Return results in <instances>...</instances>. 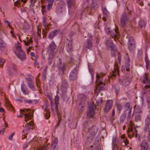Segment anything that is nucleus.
<instances>
[{
	"instance_id": "nucleus-1",
	"label": "nucleus",
	"mask_w": 150,
	"mask_h": 150,
	"mask_svg": "<svg viewBox=\"0 0 150 150\" xmlns=\"http://www.w3.org/2000/svg\"><path fill=\"white\" fill-rule=\"evenodd\" d=\"M107 48H111V53L112 57H115L118 54L117 47L113 43L112 40L110 38H108L105 42Z\"/></svg>"
},
{
	"instance_id": "nucleus-2",
	"label": "nucleus",
	"mask_w": 150,
	"mask_h": 150,
	"mask_svg": "<svg viewBox=\"0 0 150 150\" xmlns=\"http://www.w3.org/2000/svg\"><path fill=\"white\" fill-rule=\"evenodd\" d=\"M78 104L77 109L79 112H81L84 110V107L86 106V96L83 94H79L78 96Z\"/></svg>"
},
{
	"instance_id": "nucleus-3",
	"label": "nucleus",
	"mask_w": 150,
	"mask_h": 150,
	"mask_svg": "<svg viewBox=\"0 0 150 150\" xmlns=\"http://www.w3.org/2000/svg\"><path fill=\"white\" fill-rule=\"evenodd\" d=\"M30 110L29 109H21L17 116L18 117H22L24 115L25 121L26 122L28 119H30L32 118V116L30 114Z\"/></svg>"
},
{
	"instance_id": "nucleus-4",
	"label": "nucleus",
	"mask_w": 150,
	"mask_h": 150,
	"mask_svg": "<svg viewBox=\"0 0 150 150\" xmlns=\"http://www.w3.org/2000/svg\"><path fill=\"white\" fill-rule=\"evenodd\" d=\"M105 31L108 34H110L112 38L114 39H118L119 37V33L118 29L115 28V29L113 30H111L108 27L105 28Z\"/></svg>"
},
{
	"instance_id": "nucleus-5",
	"label": "nucleus",
	"mask_w": 150,
	"mask_h": 150,
	"mask_svg": "<svg viewBox=\"0 0 150 150\" xmlns=\"http://www.w3.org/2000/svg\"><path fill=\"white\" fill-rule=\"evenodd\" d=\"M88 109L87 113V116L88 118L92 117L94 113V110L96 108L95 105L93 103L89 104Z\"/></svg>"
},
{
	"instance_id": "nucleus-6",
	"label": "nucleus",
	"mask_w": 150,
	"mask_h": 150,
	"mask_svg": "<svg viewBox=\"0 0 150 150\" xmlns=\"http://www.w3.org/2000/svg\"><path fill=\"white\" fill-rule=\"evenodd\" d=\"M129 14V13L128 12V13H124L122 15L120 18L121 24L122 27H124L126 26L128 20Z\"/></svg>"
},
{
	"instance_id": "nucleus-7",
	"label": "nucleus",
	"mask_w": 150,
	"mask_h": 150,
	"mask_svg": "<svg viewBox=\"0 0 150 150\" xmlns=\"http://www.w3.org/2000/svg\"><path fill=\"white\" fill-rule=\"evenodd\" d=\"M98 130V128L96 126H93L89 129V131L91 134L88 136V139H93L96 134Z\"/></svg>"
},
{
	"instance_id": "nucleus-8",
	"label": "nucleus",
	"mask_w": 150,
	"mask_h": 150,
	"mask_svg": "<svg viewBox=\"0 0 150 150\" xmlns=\"http://www.w3.org/2000/svg\"><path fill=\"white\" fill-rule=\"evenodd\" d=\"M66 45V49L67 52H71L73 51V48L72 47V39L71 38H70L67 39Z\"/></svg>"
},
{
	"instance_id": "nucleus-9",
	"label": "nucleus",
	"mask_w": 150,
	"mask_h": 150,
	"mask_svg": "<svg viewBox=\"0 0 150 150\" xmlns=\"http://www.w3.org/2000/svg\"><path fill=\"white\" fill-rule=\"evenodd\" d=\"M56 46L54 41H52L49 45L47 51V54H54V51Z\"/></svg>"
},
{
	"instance_id": "nucleus-10",
	"label": "nucleus",
	"mask_w": 150,
	"mask_h": 150,
	"mask_svg": "<svg viewBox=\"0 0 150 150\" xmlns=\"http://www.w3.org/2000/svg\"><path fill=\"white\" fill-rule=\"evenodd\" d=\"M113 103V101L112 100H109L107 101L104 109L105 112L107 113L109 112V110L112 107Z\"/></svg>"
},
{
	"instance_id": "nucleus-11",
	"label": "nucleus",
	"mask_w": 150,
	"mask_h": 150,
	"mask_svg": "<svg viewBox=\"0 0 150 150\" xmlns=\"http://www.w3.org/2000/svg\"><path fill=\"white\" fill-rule=\"evenodd\" d=\"M7 71L6 74L8 75V77H10L13 74H15L16 72V68L14 65L8 67L7 69Z\"/></svg>"
},
{
	"instance_id": "nucleus-12",
	"label": "nucleus",
	"mask_w": 150,
	"mask_h": 150,
	"mask_svg": "<svg viewBox=\"0 0 150 150\" xmlns=\"http://www.w3.org/2000/svg\"><path fill=\"white\" fill-rule=\"evenodd\" d=\"M93 47V41L90 40H86L83 45V49L84 50H86L87 49L90 50L92 49Z\"/></svg>"
},
{
	"instance_id": "nucleus-13",
	"label": "nucleus",
	"mask_w": 150,
	"mask_h": 150,
	"mask_svg": "<svg viewBox=\"0 0 150 150\" xmlns=\"http://www.w3.org/2000/svg\"><path fill=\"white\" fill-rule=\"evenodd\" d=\"M69 84L68 82L66 80H63L60 85V88L62 92L66 91V89L68 88Z\"/></svg>"
},
{
	"instance_id": "nucleus-14",
	"label": "nucleus",
	"mask_w": 150,
	"mask_h": 150,
	"mask_svg": "<svg viewBox=\"0 0 150 150\" xmlns=\"http://www.w3.org/2000/svg\"><path fill=\"white\" fill-rule=\"evenodd\" d=\"M77 76L76 67L74 68L70 74L69 79L70 80H74L76 79Z\"/></svg>"
},
{
	"instance_id": "nucleus-15",
	"label": "nucleus",
	"mask_w": 150,
	"mask_h": 150,
	"mask_svg": "<svg viewBox=\"0 0 150 150\" xmlns=\"http://www.w3.org/2000/svg\"><path fill=\"white\" fill-rule=\"evenodd\" d=\"M139 146L140 148V150H147L149 144L146 141L143 140L140 144Z\"/></svg>"
},
{
	"instance_id": "nucleus-16",
	"label": "nucleus",
	"mask_w": 150,
	"mask_h": 150,
	"mask_svg": "<svg viewBox=\"0 0 150 150\" xmlns=\"http://www.w3.org/2000/svg\"><path fill=\"white\" fill-rule=\"evenodd\" d=\"M15 53L18 58L21 61H23L26 59V55L23 51L18 52H15Z\"/></svg>"
},
{
	"instance_id": "nucleus-17",
	"label": "nucleus",
	"mask_w": 150,
	"mask_h": 150,
	"mask_svg": "<svg viewBox=\"0 0 150 150\" xmlns=\"http://www.w3.org/2000/svg\"><path fill=\"white\" fill-rule=\"evenodd\" d=\"M27 81V84L28 87L33 91H35V88L34 82L30 78H26Z\"/></svg>"
},
{
	"instance_id": "nucleus-18",
	"label": "nucleus",
	"mask_w": 150,
	"mask_h": 150,
	"mask_svg": "<svg viewBox=\"0 0 150 150\" xmlns=\"http://www.w3.org/2000/svg\"><path fill=\"white\" fill-rule=\"evenodd\" d=\"M131 81V78H124L120 80V83L122 85L126 86L130 83Z\"/></svg>"
},
{
	"instance_id": "nucleus-19",
	"label": "nucleus",
	"mask_w": 150,
	"mask_h": 150,
	"mask_svg": "<svg viewBox=\"0 0 150 150\" xmlns=\"http://www.w3.org/2000/svg\"><path fill=\"white\" fill-rule=\"evenodd\" d=\"M105 75V74H101L100 75L97 74L96 78L97 79L96 83L99 85H101L103 84L102 81H103V76Z\"/></svg>"
},
{
	"instance_id": "nucleus-20",
	"label": "nucleus",
	"mask_w": 150,
	"mask_h": 150,
	"mask_svg": "<svg viewBox=\"0 0 150 150\" xmlns=\"http://www.w3.org/2000/svg\"><path fill=\"white\" fill-rule=\"evenodd\" d=\"M142 82L143 83H145L148 84L147 86H145V87H146L147 88L150 87V81L149 79H148V77L146 75V74H145L143 76V79L142 80Z\"/></svg>"
},
{
	"instance_id": "nucleus-21",
	"label": "nucleus",
	"mask_w": 150,
	"mask_h": 150,
	"mask_svg": "<svg viewBox=\"0 0 150 150\" xmlns=\"http://www.w3.org/2000/svg\"><path fill=\"white\" fill-rule=\"evenodd\" d=\"M103 14L104 16L103 17V20L105 21L106 20V18L108 17L109 15V12L107 11L106 8L104 7L102 8Z\"/></svg>"
},
{
	"instance_id": "nucleus-22",
	"label": "nucleus",
	"mask_w": 150,
	"mask_h": 150,
	"mask_svg": "<svg viewBox=\"0 0 150 150\" xmlns=\"http://www.w3.org/2000/svg\"><path fill=\"white\" fill-rule=\"evenodd\" d=\"M59 31L57 30H55L50 32L48 35V38L50 39H52L56 35L57 33H59Z\"/></svg>"
},
{
	"instance_id": "nucleus-23",
	"label": "nucleus",
	"mask_w": 150,
	"mask_h": 150,
	"mask_svg": "<svg viewBox=\"0 0 150 150\" xmlns=\"http://www.w3.org/2000/svg\"><path fill=\"white\" fill-rule=\"evenodd\" d=\"M21 90L25 95H28L29 93L26 86L24 84H21Z\"/></svg>"
},
{
	"instance_id": "nucleus-24",
	"label": "nucleus",
	"mask_w": 150,
	"mask_h": 150,
	"mask_svg": "<svg viewBox=\"0 0 150 150\" xmlns=\"http://www.w3.org/2000/svg\"><path fill=\"white\" fill-rule=\"evenodd\" d=\"M127 56L126 60V63L125 64V67L127 71H129L130 64H129L130 62V60L129 56L127 55V54H126Z\"/></svg>"
},
{
	"instance_id": "nucleus-25",
	"label": "nucleus",
	"mask_w": 150,
	"mask_h": 150,
	"mask_svg": "<svg viewBox=\"0 0 150 150\" xmlns=\"http://www.w3.org/2000/svg\"><path fill=\"white\" fill-rule=\"evenodd\" d=\"M59 62L57 64V67L59 69L63 70L64 69L66 65L64 64L63 65L62 64L61 59H59Z\"/></svg>"
},
{
	"instance_id": "nucleus-26",
	"label": "nucleus",
	"mask_w": 150,
	"mask_h": 150,
	"mask_svg": "<svg viewBox=\"0 0 150 150\" xmlns=\"http://www.w3.org/2000/svg\"><path fill=\"white\" fill-rule=\"evenodd\" d=\"M128 47L129 49L130 52L134 50L135 47V43H134L133 42H129L128 43Z\"/></svg>"
},
{
	"instance_id": "nucleus-27",
	"label": "nucleus",
	"mask_w": 150,
	"mask_h": 150,
	"mask_svg": "<svg viewBox=\"0 0 150 150\" xmlns=\"http://www.w3.org/2000/svg\"><path fill=\"white\" fill-rule=\"evenodd\" d=\"M146 20H140L139 22V25L142 28H144L146 24Z\"/></svg>"
},
{
	"instance_id": "nucleus-28",
	"label": "nucleus",
	"mask_w": 150,
	"mask_h": 150,
	"mask_svg": "<svg viewBox=\"0 0 150 150\" xmlns=\"http://www.w3.org/2000/svg\"><path fill=\"white\" fill-rule=\"evenodd\" d=\"M67 2L69 8L74 7L75 3V0H67Z\"/></svg>"
},
{
	"instance_id": "nucleus-29",
	"label": "nucleus",
	"mask_w": 150,
	"mask_h": 150,
	"mask_svg": "<svg viewBox=\"0 0 150 150\" xmlns=\"http://www.w3.org/2000/svg\"><path fill=\"white\" fill-rule=\"evenodd\" d=\"M126 117L125 113L122 114L120 117V123H122L124 122Z\"/></svg>"
},
{
	"instance_id": "nucleus-30",
	"label": "nucleus",
	"mask_w": 150,
	"mask_h": 150,
	"mask_svg": "<svg viewBox=\"0 0 150 150\" xmlns=\"http://www.w3.org/2000/svg\"><path fill=\"white\" fill-rule=\"evenodd\" d=\"M33 124V122L32 121H30L29 122H27V125L26 127L25 130L28 131L31 128V126Z\"/></svg>"
},
{
	"instance_id": "nucleus-31",
	"label": "nucleus",
	"mask_w": 150,
	"mask_h": 150,
	"mask_svg": "<svg viewBox=\"0 0 150 150\" xmlns=\"http://www.w3.org/2000/svg\"><path fill=\"white\" fill-rule=\"evenodd\" d=\"M16 51V52H20L23 51L21 49V44L19 42L17 43L15 46Z\"/></svg>"
},
{
	"instance_id": "nucleus-32",
	"label": "nucleus",
	"mask_w": 150,
	"mask_h": 150,
	"mask_svg": "<svg viewBox=\"0 0 150 150\" xmlns=\"http://www.w3.org/2000/svg\"><path fill=\"white\" fill-rule=\"evenodd\" d=\"M48 56V60L50 64L52 63V60L53 59L54 57V54H47Z\"/></svg>"
},
{
	"instance_id": "nucleus-33",
	"label": "nucleus",
	"mask_w": 150,
	"mask_h": 150,
	"mask_svg": "<svg viewBox=\"0 0 150 150\" xmlns=\"http://www.w3.org/2000/svg\"><path fill=\"white\" fill-rule=\"evenodd\" d=\"M145 125H150V115H148L145 120Z\"/></svg>"
},
{
	"instance_id": "nucleus-34",
	"label": "nucleus",
	"mask_w": 150,
	"mask_h": 150,
	"mask_svg": "<svg viewBox=\"0 0 150 150\" xmlns=\"http://www.w3.org/2000/svg\"><path fill=\"white\" fill-rule=\"evenodd\" d=\"M46 107L45 109V111L44 112L45 116L46 119H48L50 117V115L47 107Z\"/></svg>"
},
{
	"instance_id": "nucleus-35",
	"label": "nucleus",
	"mask_w": 150,
	"mask_h": 150,
	"mask_svg": "<svg viewBox=\"0 0 150 150\" xmlns=\"http://www.w3.org/2000/svg\"><path fill=\"white\" fill-rule=\"evenodd\" d=\"M59 97L57 95L55 98V109L57 110L58 105L59 104Z\"/></svg>"
},
{
	"instance_id": "nucleus-36",
	"label": "nucleus",
	"mask_w": 150,
	"mask_h": 150,
	"mask_svg": "<svg viewBox=\"0 0 150 150\" xmlns=\"http://www.w3.org/2000/svg\"><path fill=\"white\" fill-rule=\"evenodd\" d=\"M66 92H62V93H61L62 95V99L64 101L67 100L68 96L66 93Z\"/></svg>"
},
{
	"instance_id": "nucleus-37",
	"label": "nucleus",
	"mask_w": 150,
	"mask_h": 150,
	"mask_svg": "<svg viewBox=\"0 0 150 150\" xmlns=\"http://www.w3.org/2000/svg\"><path fill=\"white\" fill-rule=\"evenodd\" d=\"M91 9L92 11L93 10H95L98 7V6L97 4L96 3H93L91 4Z\"/></svg>"
},
{
	"instance_id": "nucleus-38",
	"label": "nucleus",
	"mask_w": 150,
	"mask_h": 150,
	"mask_svg": "<svg viewBox=\"0 0 150 150\" xmlns=\"http://www.w3.org/2000/svg\"><path fill=\"white\" fill-rule=\"evenodd\" d=\"M142 114H140L138 113H136L135 115V120L136 121H140Z\"/></svg>"
},
{
	"instance_id": "nucleus-39",
	"label": "nucleus",
	"mask_w": 150,
	"mask_h": 150,
	"mask_svg": "<svg viewBox=\"0 0 150 150\" xmlns=\"http://www.w3.org/2000/svg\"><path fill=\"white\" fill-rule=\"evenodd\" d=\"M119 70L117 68L115 69L114 71H113V74L112 75L114 77H115L116 76L118 75Z\"/></svg>"
},
{
	"instance_id": "nucleus-40",
	"label": "nucleus",
	"mask_w": 150,
	"mask_h": 150,
	"mask_svg": "<svg viewBox=\"0 0 150 150\" xmlns=\"http://www.w3.org/2000/svg\"><path fill=\"white\" fill-rule=\"evenodd\" d=\"M114 88L115 89L116 95L117 96L119 93V87L117 85H115L114 87Z\"/></svg>"
},
{
	"instance_id": "nucleus-41",
	"label": "nucleus",
	"mask_w": 150,
	"mask_h": 150,
	"mask_svg": "<svg viewBox=\"0 0 150 150\" xmlns=\"http://www.w3.org/2000/svg\"><path fill=\"white\" fill-rule=\"evenodd\" d=\"M39 145H38V148H37L36 150H44L45 147H43V145L41 144L40 142H39Z\"/></svg>"
},
{
	"instance_id": "nucleus-42",
	"label": "nucleus",
	"mask_w": 150,
	"mask_h": 150,
	"mask_svg": "<svg viewBox=\"0 0 150 150\" xmlns=\"http://www.w3.org/2000/svg\"><path fill=\"white\" fill-rule=\"evenodd\" d=\"M132 108H130L128 113L127 116V121H129L131 117V114Z\"/></svg>"
},
{
	"instance_id": "nucleus-43",
	"label": "nucleus",
	"mask_w": 150,
	"mask_h": 150,
	"mask_svg": "<svg viewBox=\"0 0 150 150\" xmlns=\"http://www.w3.org/2000/svg\"><path fill=\"white\" fill-rule=\"evenodd\" d=\"M142 52L141 50H139L138 51L137 57L138 59L141 60L142 58Z\"/></svg>"
},
{
	"instance_id": "nucleus-44",
	"label": "nucleus",
	"mask_w": 150,
	"mask_h": 150,
	"mask_svg": "<svg viewBox=\"0 0 150 150\" xmlns=\"http://www.w3.org/2000/svg\"><path fill=\"white\" fill-rule=\"evenodd\" d=\"M130 104L129 103H127L125 105V110L124 111V112H125L128 111L129 110L130 108Z\"/></svg>"
},
{
	"instance_id": "nucleus-45",
	"label": "nucleus",
	"mask_w": 150,
	"mask_h": 150,
	"mask_svg": "<svg viewBox=\"0 0 150 150\" xmlns=\"http://www.w3.org/2000/svg\"><path fill=\"white\" fill-rule=\"evenodd\" d=\"M23 42L25 45L26 46L29 45L30 44H32L33 42L32 38H30V40L27 41L25 40H23Z\"/></svg>"
},
{
	"instance_id": "nucleus-46",
	"label": "nucleus",
	"mask_w": 150,
	"mask_h": 150,
	"mask_svg": "<svg viewBox=\"0 0 150 150\" xmlns=\"http://www.w3.org/2000/svg\"><path fill=\"white\" fill-rule=\"evenodd\" d=\"M121 138L123 139V141L125 142V145L127 144L128 143V142L126 138L125 137V135L123 134L121 136Z\"/></svg>"
},
{
	"instance_id": "nucleus-47",
	"label": "nucleus",
	"mask_w": 150,
	"mask_h": 150,
	"mask_svg": "<svg viewBox=\"0 0 150 150\" xmlns=\"http://www.w3.org/2000/svg\"><path fill=\"white\" fill-rule=\"evenodd\" d=\"M112 143L116 146V147H118L119 148V146L117 145L119 143L118 138H113L112 139Z\"/></svg>"
},
{
	"instance_id": "nucleus-48",
	"label": "nucleus",
	"mask_w": 150,
	"mask_h": 150,
	"mask_svg": "<svg viewBox=\"0 0 150 150\" xmlns=\"http://www.w3.org/2000/svg\"><path fill=\"white\" fill-rule=\"evenodd\" d=\"M23 101L25 103H27L28 104H32L34 103V100H28L26 99H23Z\"/></svg>"
},
{
	"instance_id": "nucleus-49",
	"label": "nucleus",
	"mask_w": 150,
	"mask_h": 150,
	"mask_svg": "<svg viewBox=\"0 0 150 150\" xmlns=\"http://www.w3.org/2000/svg\"><path fill=\"white\" fill-rule=\"evenodd\" d=\"M58 143V139L56 137L54 138V140L52 145L53 147H56Z\"/></svg>"
},
{
	"instance_id": "nucleus-50",
	"label": "nucleus",
	"mask_w": 150,
	"mask_h": 150,
	"mask_svg": "<svg viewBox=\"0 0 150 150\" xmlns=\"http://www.w3.org/2000/svg\"><path fill=\"white\" fill-rule=\"evenodd\" d=\"M144 130L145 132H148L150 131V130L149 129V125H145Z\"/></svg>"
},
{
	"instance_id": "nucleus-51",
	"label": "nucleus",
	"mask_w": 150,
	"mask_h": 150,
	"mask_svg": "<svg viewBox=\"0 0 150 150\" xmlns=\"http://www.w3.org/2000/svg\"><path fill=\"white\" fill-rule=\"evenodd\" d=\"M117 110L119 111H120L122 109V107L121 104L118 103L117 104Z\"/></svg>"
},
{
	"instance_id": "nucleus-52",
	"label": "nucleus",
	"mask_w": 150,
	"mask_h": 150,
	"mask_svg": "<svg viewBox=\"0 0 150 150\" xmlns=\"http://www.w3.org/2000/svg\"><path fill=\"white\" fill-rule=\"evenodd\" d=\"M135 110L136 111V113H138L140 114H142V111L139 107H138L136 108L135 109Z\"/></svg>"
},
{
	"instance_id": "nucleus-53",
	"label": "nucleus",
	"mask_w": 150,
	"mask_h": 150,
	"mask_svg": "<svg viewBox=\"0 0 150 150\" xmlns=\"http://www.w3.org/2000/svg\"><path fill=\"white\" fill-rule=\"evenodd\" d=\"M5 62V60L0 57V67H2Z\"/></svg>"
},
{
	"instance_id": "nucleus-54",
	"label": "nucleus",
	"mask_w": 150,
	"mask_h": 150,
	"mask_svg": "<svg viewBox=\"0 0 150 150\" xmlns=\"http://www.w3.org/2000/svg\"><path fill=\"white\" fill-rule=\"evenodd\" d=\"M87 40H90L93 41V36L91 34L88 33V39Z\"/></svg>"
},
{
	"instance_id": "nucleus-55",
	"label": "nucleus",
	"mask_w": 150,
	"mask_h": 150,
	"mask_svg": "<svg viewBox=\"0 0 150 150\" xmlns=\"http://www.w3.org/2000/svg\"><path fill=\"white\" fill-rule=\"evenodd\" d=\"M147 60L146 61V69H147L149 67H150V61H149V60Z\"/></svg>"
},
{
	"instance_id": "nucleus-56",
	"label": "nucleus",
	"mask_w": 150,
	"mask_h": 150,
	"mask_svg": "<svg viewBox=\"0 0 150 150\" xmlns=\"http://www.w3.org/2000/svg\"><path fill=\"white\" fill-rule=\"evenodd\" d=\"M53 4V3H51L48 4L47 5V8L48 10H50L52 9Z\"/></svg>"
},
{
	"instance_id": "nucleus-57",
	"label": "nucleus",
	"mask_w": 150,
	"mask_h": 150,
	"mask_svg": "<svg viewBox=\"0 0 150 150\" xmlns=\"http://www.w3.org/2000/svg\"><path fill=\"white\" fill-rule=\"evenodd\" d=\"M96 101L98 103V105L100 104L103 102V99L101 97L99 98V99H97Z\"/></svg>"
},
{
	"instance_id": "nucleus-58",
	"label": "nucleus",
	"mask_w": 150,
	"mask_h": 150,
	"mask_svg": "<svg viewBox=\"0 0 150 150\" xmlns=\"http://www.w3.org/2000/svg\"><path fill=\"white\" fill-rule=\"evenodd\" d=\"M42 12L43 14H44V13H45L46 12V9L45 8V6L44 5H42Z\"/></svg>"
},
{
	"instance_id": "nucleus-59",
	"label": "nucleus",
	"mask_w": 150,
	"mask_h": 150,
	"mask_svg": "<svg viewBox=\"0 0 150 150\" xmlns=\"http://www.w3.org/2000/svg\"><path fill=\"white\" fill-rule=\"evenodd\" d=\"M15 134V132H13L11 135L8 137V139L9 140H12L13 137Z\"/></svg>"
},
{
	"instance_id": "nucleus-60",
	"label": "nucleus",
	"mask_w": 150,
	"mask_h": 150,
	"mask_svg": "<svg viewBox=\"0 0 150 150\" xmlns=\"http://www.w3.org/2000/svg\"><path fill=\"white\" fill-rule=\"evenodd\" d=\"M146 139L147 141L150 142V131L148 132L146 136Z\"/></svg>"
},
{
	"instance_id": "nucleus-61",
	"label": "nucleus",
	"mask_w": 150,
	"mask_h": 150,
	"mask_svg": "<svg viewBox=\"0 0 150 150\" xmlns=\"http://www.w3.org/2000/svg\"><path fill=\"white\" fill-rule=\"evenodd\" d=\"M137 2L140 6H142L143 5V3L140 0H136Z\"/></svg>"
},
{
	"instance_id": "nucleus-62",
	"label": "nucleus",
	"mask_w": 150,
	"mask_h": 150,
	"mask_svg": "<svg viewBox=\"0 0 150 150\" xmlns=\"http://www.w3.org/2000/svg\"><path fill=\"white\" fill-rule=\"evenodd\" d=\"M43 23L45 26L46 25L47 19L45 17H44L43 19Z\"/></svg>"
},
{
	"instance_id": "nucleus-63",
	"label": "nucleus",
	"mask_w": 150,
	"mask_h": 150,
	"mask_svg": "<svg viewBox=\"0 0 150 150\" xmlns=\"http://www.w3.org/2000/svg\"><path fill=\"white\" fill-rule=\"evenodd\" d=\"M37 28L38 34L39 36H40L41 35V29L39 27H38Z\"/></svg>"
},
{
	"instance_id": "nucleus-64",
	"label": "nucleus",
	"mask_w": 150,
	"mask_h": 150,
	"mask_svg": "<svg viewBox=\"0 0 150 150\" xmlns=\"http://www.w3.org/2000/svg\"><path fill=\"white\" fill-rule=\"evenodd\" d=\"M34 64L35 67H37L38 68L39 67V63L37 61H35V62Z\"/></svg>"
}]
</instances>
